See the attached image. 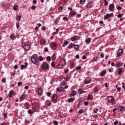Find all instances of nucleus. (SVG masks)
Here are the masks:
<instances>
[{"label":"nucleus","mask_w":125,"mask_h":125,"mask_svg":"<svg viewBox=\"0 0 125 125\" xmlns=\"http://www.w3.org/2000/svg\"><path fill=\"white\" fill-rule=\"evenodd\" d=\"M66 65V60L65 59H62L61 60L59 64L57 66V69H61L62 67H64Z\"/></svg>","instance_id":"f257e3e1"},{"label":"nucleus","mask_w":125,"mask_h":125,"mask_svg":"<svg viewBox=\"0 0 125 125\" xmlns=\"http://www.w3.org/2000/svg\"><path fill=\"white\" fill-rule=\"evenodd\" d=\"M32 45V43L31 42H28L27 44L25 45V43H22V46H23V48L25 49V50H27V51H29V50L31 49V45Z\"/></svg>","instance_id":"f03ea898"},{"label":"nucleus","mask_w":125,"mask_h":125,"mask_svg":"<svg viewBox=\"0 0 125 125\" xmlns=\"http://www.w3.org/2000/svg\"><path fill=\"white\" fill-rule=\"evenodd\" d=\"M31 61L33 64H37L38 63V59H37L36 54H34L31 57Z\"/></svg>","instance_id":"7ed1b4c3"},{"label":"nucleus","mask_w":125,"mask_h":125,"mask_svg":"<svg viewBox=\"0 0 125 125\" xmlns=\"http://www.w3.org/2000/svg\"><path fill=\"white\" fill-rule=\"evenodd\" d=\"M107 101L108 103H115V98L112 96H108L107 97Z\"/></svg>","instance_id":"20e7f679"},{"label":"nucleus","mask_w":125,"mask_h":125,"mask_svg":"<svg viewBox=\"0 0 125 125\" xmlns=\"http://www.w3.org/2000/svg\"><path fill=\"white\" fill-rule=\"evenodd\" d=\"M41 69L43 70H47L48 69V64L46 62H43L41 66Z\"/></svg>","instance_id":"39448f33"},{"label":"nucleus","mask_w":125,"mask_h":125,"mask_svg":"<svg viewBox=\"0 0 125 125\" xmlns=\"http://www.w3.org/2000/svg\"><path fill=\"white\" fill-rule=\"evenodd\" d=\"M49 45L51 48L53 50H55V49L57 48V45H56L54 42L50 43Z\"/></svg>","instance_id":"423d86ee"},{"label":"nucleus","mask_w":125,"mask_h":125,"mask_svg":"<svg viewBox=\"0 0 125 125\" xmlns=\"http://www.w3.org/2000/svg\"><path fill=\"white\" fill-rule=\"evenodd\" d=\"M57 100V95L56 94H53L52 96V101L53 103H57L56 102Z\"/></svg>","instance_id":"0eeeda50"},{"label":"nucleus","mask_w":125,"mask_h":125,"mask_svg":"<svg viewBox=\"0 0 125 125\" xmlns=\"http://www.w3.org/2000/svg\"><path fill=\"white\" fill-rule=\"evenodd\" d=\"M91 82V79H90V77H86L84 81V84H87V83H90Z\"/></svg>","instance_id":"6e6552de"},{"label":"nucleus","mask_w":125,"mask_h":125,"mask_svg":"<svg viewBox=\"0 0 125 125\" xmlns=\"http://www.w3.org/2000/svg\"><path fill=\"white\" fill-rule=\"evenodd\" d=\"M108 9L110 11H114L115 9V5L114 4H110L108 7Z\"/></svg>","instance_id":"1a4fd4ad"},{"label":"nucleus","mask_w":125,"mask_h":125,"mask_svg":"<svg viewBox=\"0 0 125 125\" xmlns=\"http://www.w3.org/2000/svg\"><path fill=\"white\" fill-rule=\"evenodd\" d=\"M77 91L75 90H72L71 92V93L69 94L70 97H73V96H76L77 95Z\"/></svg>","instance_id":"9d476101"},{"label":"nucleus","mask_w":125,"mask_h":125,"mask_svg":"<svg viewBox=\"0 0 125 125\" xmlns=\"http://www.w3.org/2000/svg\"><path fill=\"white\" fill-rule=\"evenodd\" d=\"M93 5V1L89 2L86 5V7L87 8H91V7H92Z\"/></svg>","instance_id":"9b49d317"},{"label":"nucleus","mask_w":125,"mask_h":125,"mask_svg":"<svg viewBox=\"0 0 125 125\" xmlns=\"http://www.w3.org/2000/svg\"><path fill=\"white\" fill-rule=\"evenodd\" d=\"M27 67H28V62H25L24 65H21V70H23V69H25Z\"/></svg>","instance_id":"f8f14e48"},{"label":"nucleus","mask_w":125,"mask_h":125,"mask_svg":"<svg viewBox=\"0 0 125 125\" xmlns=\"http://www.w3.org/2000/svg\"><path fill=\"white\" fill-rule=\"evenodd\" d=\"M124 53V50L123 49H119L117 53V56H121V54H123Z\"/></svg>","instance_id":"ddd939ff"},{"label":"nucleus","mask_w":125,"mask_h":125,"mask_svg":"<svg viewBox=\"0 0 125 125\" xmlns=\"http://www.w3.org/2000/svg\"><path fill=\"white\" fill-rule=\"evenodd\" d=\"M113 15V13L108 14L107 13L106 15H105L104 17V19H108L109 17H111Z\"/></svg>","instance_id":"4468645a"},{"label":"nucleus","mask_w":125,"mask_h":125,"mask_svg":"<svg viewBox=\"0 0 125 125\" xmlns=\"http://www.w3.org/2000/svg\"><path fill=\"white\" fill-rule=\"evenodd\" d=\"M118 110L120 112H124V111L125 110V106H119L118 107Z\"/></svg>","instance_id":"2eb2a0df"},{"label":"nucleus","mask_w":125,"mask_h":125,"mask_svg":"<svg viewBox=\"0 0 125 125\" xmlns=\"http://www.w3.org/2000/svg\"><path fill=\"white\" fill-rule=\"evenodd\" d=\"M78 93H80V94H83V93H85L86 91H83V89H82V88H79L78 90Z\"/></svg>","instance_id":"dca6fc26"},{"label":"nucleus","mask_w":125,"mask_h":125,"mask_svg":"<svg viewBox=\"0 0 125 125\" xmlns=\"http://www.w3.org/2000/svg\"><path fill=\"white\" fill-rule=\"evenodd\" d=\"M78 40V36H73L72 37L71 39L70 40L71 41V42H76V40Z\"/></svg>","instance_id":"f3484780"},{"label":"nucleus","mask_w":125,"mask_h":125,"mask_svg":"<svg viewBox=\"0 0 125 125\" xmlns=\"http://www.w3.org/2000/svg\"><path fill=\"white\" fill-rule=\"evenodd\" d=\"M42 88H39L38 89V95H39V96H41V95H42Z\"/></svg>","instance_id":"a211bd4d"},{"label":"nucleus","mask_w":125,"mask_h":125,"mask_svg":"<svg viewBox=\"0 0 125 125\" xmlns=\"http://www.w3.org/2000/svg\"><path fill=\"white\" fill-rule=\"evenodd\" d=\"M13 94H14V91H13V90H11L8 94V95L10 97V98H11V97H12V95H13Z\"/></svg>","instance_id":"6ab92c4d"},{"label":"nucleus","mask_w":125,"mask_h":125,"mask_svg":"<svg viewBox=\"0 0 125 125\" xmlns=\"http://www.w3.org/2000/svg\"><path fill=\"white\" fill-rule=\"evenodd\" d=\"M75 100V98H70L67 100V101L68 103H70V102H73Z\"/></svg>","instance_id":"aec40b11"},{"label":"nucleus","mask_w":125,"mask_h":125,"mask_svg":"<svg viewBox=\"0 0 125 125\" xmlns=\"http://www.w3.org/2000/svg\"><path fill=\"white\" fill-rule=\"evenodd\" d=\"M38 109H39V107L38 106V105H35V106L32 107V110L33 111H34V112H36V111H37Z\"/></svg>","instance_id":"412c9836"},{"label":"nucleus","mask_w":125,"mask_h":125,"mask_svg":"<svg viewBox=\"0 0 125 125\" xmlns=\"http://www.w3.org/2000/svg\"><path fill=\"white\" fill-rule=\"evenodd\" d=\"M83 101L82 100H79L78 107H80L83 105Z\"/></svg>","instance_id":"4be33fe9"},{"label":"nucleus","mask_w":125,"mask_h":125,"mask_svg":"<svg viewBox=\"0 0 125 125\" xmlns=\"http://www.w3.org/2000/svg\"><path fill=\"white\" fill-rule=\"evenodd\" d=\"M10 38L11 40H15V39H16V37H15V34L14 33L12 34L10 36Z\"/></svg>","instance_id":"5701e85b"},{"label":"nucleus","mask_w":125,"mask_h":125,"mask_svg":"<svg viewBox=\"0 0 125 125\" xmlns=\"http://www.w3.org/2000/svg\"><path fill=\"white\" fill-rule=\"evenodd\" d=\"M75 14H76V12H75V11H70L69 13V16H70V17H72V16H74Z\"/></svg>","instance_id":"b1692460"},{"label":"nucleus","mask_w":125,"mask_h":125,"mask_svg":"<svg viewBox=\"0 0 125 125\" xmlns=\"http://www.w3.org/2000/svg\"><path fill=\"white\" fill-rule=\"evenodd\" d=\"M46 43V40L43 39L41 41V43L42 45H44L45 43Z\"/></svg>","instance_id":"393cba45"},{"label":"nucleus","mask_w":125,"mask_h":125,"mask_svg":"<svg viewBox=\"0 0 125 125\" xmlns=\"http://www.w3.org/2000/svg\"><path fill=\"white\" fill-rule=\"evenodd\" d=\"M118 75H121L122 74V73H123V69H122V68H120L118 69Z\"/></svg>","instance_id":"a878e982"},{"label":"nucleus","mask_w":125,"mask_h":125,"mask_svg":"<svg viewBox=\"0 0 125 125\" xmlns=\"http://www.w3.org/2000/svg\"><path fill=\"white\" fill-rule=\"evenodd\" d=\"M52 59L53 61H54L56 59V54L54 53L52 56Z\"/></svg>","instance_id":"bb28decb"},{"label":"nucleus","mask_w":125,"mask_h":125,"mask_svg":"<svg viewBox=\"0 0 125 125\" xmlns=\"http://www.w3.org/2000/svg\"><path fill=\"white\" fill-rule=\"evenodd\" d=\"M67 44H69V42H68V41H65L62 44L63 47H65Z\"/></svg>","instance_id":"cd10ccee"},{"label":"nucleus","mask_w":125,"mask_h":125,"mask_svg":"<svg viewBox=\"0 0 125 125\" xmlns=\"http://www.w3.org/2000/svg\"><path fill=\"white\" fill-rule=\"evenodd\" d=\"M74 45H75V44L74 43H70L69 45H68V46H67V49H70V48H72V46H74Z\"/></svg>","instance_id":"c85d7f7f"},{"label":"nucleus","mask_w":125,"mask_h":125,"mask_svg":"<svg viewBox=\"0 0 125 125\" xmlns=\"http://www.w3.org/2000/svg\"><path fill=\"white\" fill-rule=\"evenodd\" d=\"M85 42H87V43H90V42H91V41L90 40V38H88L85 39Z\"/></svg>","instance_id":"c756f323"},{"label":"nucleus","mask_w":125,"mask_h":125,"mask_svg":"<svg viewBox=\"0 0 125 125\" xmlns=\"http://www.w3.org/2000/svg\"><path fill=\"white\" fill-rule=\"evenodd\" d=\"M59 32V29H58V28H57L56 29V31L53 33V35L54 36H55V35H57V34H58Z\"/></svg>","instance_id":"7c9ffc66"},{"label":"nucleus","mask_w":125,"mask_h":125,"mask_svg":"<svg viewBox=\"0 0 125 125\" xmlns=\"http://www.w3.org/2000/svg\"><path fill=\"white\" fill-rule=\"evenodd\" d=\"M57 91H59L60 92H62L63 91V89L62 87H58L56 89Z\"/></svg>","instance_id":"2f4dec72"},{"label":"nucleus","mask_w":125,"mask_h":125,"mask_svg":"<svg viewBox=\"0 0 125 125\" xmlns=\"http://www.w3.org/2000/svg\"><path fill=\"white\" fill-rule=\"evenodd\" d=\"M74 49H75V50H77L80 48V46L78 44H76V45L74 44Z\"/></svg>","instance_id":"473e14b6"},{"label":"nucleus","mask_w":125,"mask_h":125,"mask_svg":"<svg viewBox=\"0 0 125 125\" xmlns=\"http://www.w3.org/2000/svg\"><path fill=\"white\" fill-rule=\"evenodd\" d=\"M20 99L21 100H24V99H25V94L21 95L20 98Z\"/></svg>","instance_id":"72a5a7b5"},{"label":"nucleus","mask_w":125,"mask_h":125,"mask_svg":"<svg viewBox=\"0 0 125 125\" xmlns=\"http://www.w3.org/2000/svg\"><path fill=\"white\" fill-rule=\"evenodd\" d=\"M16 20H17V21H20L21 20V15H19L18 16H17L16 17Z\"/></svg>","instance_id":"f704fd0d"},{"label":"nucleus","mask_w":125,"mask_h":125,"mask_svg":"<svg viewBox=\"0 0 125 125\" xmlns=\"http://www.w3.org/2000/svg\"><path fill=\"white\" fill-rule=\"evenodd\" d=\"M70 65H71V66H70L71 69H73V68L75 67V63H74L73 62H70Z\"/></svg>","instance_id":"c9c22d12"},{"label":"nucleus","mask_w":125,"mask_h":125,"mask_svg":"<svg viewBox=\"0 0 125 125\" xmlns=\"http://www.w3.org/2000/svg\"><path fill=\"white\" fill-rule=\"evenodd\" d=\"M105 74H106V71L105 70L103 71L101 74V77H103V76H104Z\"/></svg>","instance_id":"e433bc0d"},{"label":"nucleus","mask_w":125,"mask_h":125,"mask_svg":"<svg viewBox=\"0 0 125 125\" xmlns=\"http://www.w3.org/2000/svg\"><path fill=\"white\" fill-rule=\"evenodd\" d=\"M51 66L53 67V68H55V62H52L51 63Z\"/></svg>","instance_id":"4c0bfd02"},{"label":"nucleus","mask_w":125,"mask_h":125,"mask_svg":"<svg viewBox=\"0 0 125 125\" xmlns=\"http://www.w3.org/2000/svg\"><path fill=\"white\" fill-rule=\"evenodd\" d=\"M1 7H2L3 8L5 7V3H4V2H1Z\"/></svg>","instance_id":"58836bf2"},{"label":"nucleus","mask_w":125,"mask_h":125,"mask_svg":"<svg viewBox=\"0 0 125 125\" xmlns=\"http://www.w3.org/2000/svg\"><path fill=\"white\" fill-rule=\"evenodd\" d=\"M39 61H42L43 60V58H42V56H40L38 58Z\"/></svg>","instance_id":"ea45409f"},{"label":"nucleus","mask_w":125,"mask_h":125,"mask_svg":"<svg viewBox=\"0 0 125 125\" xmlns=\"http://www.w3.org/2000/svg\"><path fill=\"white\" fill-rule=\"evenodd\" d=\"M64 79L66 81V82H69V81H70V77L68 76L64 77Z\"/></svg>","instance_id":"a19ab883"},{"label":"nucleus","mask_w":125,"mask_h":125,"mask_svg":"<svg viewBox=\"0 0 125 125\" xmlns=\"http://www.w3.org/2000/svg\"><path fill=\"white\" fill-rule=\"evenodd\" d=\"M115 66L117 67V68H118L119 67H121V63L118 62L115 64Z\"/></svg>","instance_id":"79ce46f5"},{"label":"nucleus","mask_w":125,"mask_h":125,"mask_svg":"<svg viewBox=\"0 0 125 125\" xmlns=\"http://www.w3.org/2000/svg\"><path fill=\"white\" fill-rule=\"evenodd\" d=\"M13 9L14 10H17V9H18V6L16 5H15L13 7Z\"/></svg>","instance_id":"37998d69"},{"label":"nucleus","mask_w":125,"mask_h":125,"mask_svg":"<svg viewBox=\"0 0 125 125\" xmlns=\"http://www.w3.org/2000/svg\"><path fill=\"white\" fill-rule=\"evenodd\" d=\"M28 114H29V115H33V114H34V112H33V111H32V110H31V109H29L28 110Z\"/></svg>","instance_id":"c03bdc74"},{"label":"nucleus","mask_w":125,"mask_h":125,"mask_svg":"<svg viewBox=\"0 0 125 125\" xmlns=\"http://www.w3.org/2000/svg\"><path fill=\"white\" fill-rule=\"evenodd\" d=\"M80 2L81 4H84V2H85V0H80Z\"/></svg>","instance_id":"a18cd8bd"},{"label":"nucleus","mask_w":125,"mask_h":125,"mask_svg":"<svg viewBox=\"0 0 125 125\" xmlns=\"http://www.w3.org/2000/svg\"><path fill=\"white\" fill-rule=\"evenodd\" d=\"M116 8L118 10H122V7H121V6H120V5H117L116 6Z\"/></svg>","instance_id":"49530a36"},{"label":"nucleus","mask_w":125,"mask_h":125,"mask_svg":"<svg viewBox=\"0 0 125 125\" xmlns=\"http://www.w3.org/2000/svg\"><path fill=\"white\" fill-rule=\"evenodd\" d=\"M84 111L83 109H80L79 111V114H83V113H84Z\"/></svg>","instance_id":"de8ad7c7"},{"label":"nucleus","mask_w":125,"mask_h":125,"mask_svg":"<svg viewBox=\"0 0 125 125\" xmlns=\"http://www.w3.org/2000/svg\"><path fill=\"white\" fill-rule=\"evenodd\" d=\"M94 92H98V88L95 87L94 88Z\"/></svg>","instance_id":"09e8293b"},{"label":"nucleus","mask_w":125,"mask_h":125,"mask_svg":"<svg viewBox=\"0 0 125 125\" xmlns=\"http://www.w3.org/2000/svg\"><path fill=\"white\" fill-rule=\"evenodd\" d=\"M92 96L90 95H88V99L89 100H91V99H92Z\"/></svg>","instance_id":"8fccbe9b"},{"label":"nucleus","mask_w":125,"mask_h":125,"mask_svg":"<svg viewBox=\"0 0 125 125\" xmlns=\"http://www.w3.org/2000/svg\"><path fill=\"white\" fill-rule=\"evenodd\" d=\"M46 60H47V61H50L51 60V58L50 57V56H48L46 58Z\"/></svg>","instance_id":"3c124183"},{"label":"nucleus","mask_w":125,"mask_h":125,"mask_svg":"<svg viewBox=\"0 0 125 125\" xmlns=\"http://www.w3.org/2000/svg\"><path fill=\"white\" fill-rule=\"evenodd\" d=\"M62 9H63V6H61L59 7L58 10H59L60 11H61V10H62Z\"/></svg>","instance_id":"603ef678"},{"label":"nucleus","mask_w":125,"mask_h":125,"mask_svg":"<svg viewBox=\"0 0 125 125\" xmlns=\"http://www.w3.org/2000/svg\"><path fill=\"white\" fill-rule=\"evenodd\" d=\"M104 5L105 6H107V5H108V3L107 2V0H104Z\"/></svg>","instance_id":"864d4df0"},{"label":"nucleus","mask_w":125,"mask_h":125,"mask_svg":"<svg viewBox=\"0 0 125 125\" xmlns=\"http://www.w3.org/2000/svg\"><path fill=\"white\" fill-rule=\"evenodd\" d=\"M53 124L54 125H58V122L57 121H54Z\"/></svg>","instance_id":"5fc2aeb1"},{"label":"nucleus","mask_w":125,"mask_h":125,"mask_svg":"<svg viewBox=\"0 0 125 125\" xmlns=\"http://www.w3.org/2000/svg\"><path fill=\"white\" fill-rule=\"evenodd\" d=\"M31 8V9H33V10H36V6L32 5Z\"/></svg>","instance_id":"6e6d98bb"},{"label":"nucleus","mask_w":125,"mask_h":125,"mask_svg":"<svg viewBox=\"0 0 125 125\" xmlns=\"http://www.w3.org/2000/svg\"><path fill=\"white\" fill-rule=\"evenodd\" d=\"M22 82H19L18 83V85L19 86H21V85L22 84Z\"/></svg>","instance_id":"4d7b16f0"},{"label":"nucleus","mask_w":125,"mask_h":125,"mask_svg":"<svg viewBox=\"0 0 125 125\" xmlns=\"http://www.w3.org/2000/svg\"><path fill=\"white\" fill-rule=\"evenodd\" d=\"M62 19H63V20H64V21H68V18H67V17H63V18H62Z\"/></svg>","instance_id":"13d9d810"},{"label":"nucleus","mask_w":125,"mask_h":125,"mask_svg":"<svg viewBox=\"0 0 125 125\" xmlns=\"http://www.w3.org/2000/svg\"><path fill=\"white\" fill-rule=\"evenodd\" d=\"M81 68H82V66H77L76 67V70L77 71H78V70H81Z\"/></svg>","instance_id":"bf43d9fd"},{"label":"nucleus","mask_w":125,"mask_h":125,"mask_svg":"<svg viewBox=\"0 0 125 125\" xmlns=\"http://www.w3.org/2000/svg\"><path fill=\"white\" fill-rule=\"evenodd\" d=\"M50 95H51V92H47V96H48V97H49V96H50Z\"/></svg>","instance_id":"052dcab7"},{"label":"nucleus","mask_w":125,"mask_h":125,"mask_svg":"<svg viewBox=\"0 0 125 125\" xmlns=\"http://www.w3.org/2000/svg\"><path fill=\"white\" fill-rule=\"evenodd\" d=\"M24 123H25V124H30V122H29V121L27 119H25V121Z\"/></svg>","instance_id":"680f3d73"},{"label":"nucleus","mask_w":125,"mask_h":125,"mask_svg":"<svg viewBox=\"0 0 125 125\" xmlns=\"http://www.w3.org/2000/svg\"><path fill=\"white\" fill-rule=\"evenodd\" d=\"M44 49L45 52H47L48 51V48H47V47H45Z\"/></svg>","instance_id":"e2e57ef3"},{"label":"nucleus","mask_w":125,"mask_h":125,"mask_svg":"<svg viewBox=\"0 0 125 125\" xmlns=\"http://www.w3.org/2000/svg\"><path fill=\"white\" fill-rule=\"evenodd\" d=\"M98 58V57H94L93 58V61H97V59Z\"/></svg>","instance_id":"0e129e2a"},{"label":"nucleus","mask_w":125,"mask_h":125,"mask_svg":"<svg viewBox=\"0 0 125 125\" xmlns=\"http://www.w3.org/2000/svg\"><path fill=\"white\" fill-rule=\"evenodd\" d=\"M123 15H122V14H119L118 15L117 17H118V18H121V17H122Z\"/></svg>","instance_id":"69168bd1"},{"label":"nucleus","mask_w":125,"mask_h":125,"mask_svg":"<svg viewBox=\"0 0 125 125\" xmlns=\"http://www.w3.org/2000/svg\"><path fill=\"white\" fill-rule=\"evenodd\" d=\"M17 68H18V65H15L14 67V68L15 70H17Z\"/></svg>","instance_id":"338daca9"},{"label":"nucleus","mask_w":125,"mask_h":125,"mask_svg":"<svg viewBox=\"0 0 125 125\" xmlns=\"http://www.w3.org/2000/svg\"><path fill=\"white\" fill-rule=\"evenodd\" d=\"M33 3H34V4H37V0H33Z\"/></svg>","instance_id":"774afa93"}]
</instances>
